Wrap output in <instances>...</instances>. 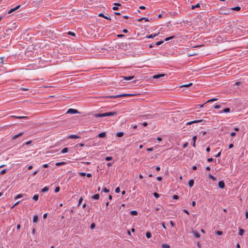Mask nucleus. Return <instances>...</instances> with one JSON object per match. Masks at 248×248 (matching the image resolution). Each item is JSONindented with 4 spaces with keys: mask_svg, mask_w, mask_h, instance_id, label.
Here are the masks:
<instances>
[{
    "mask_svg": "<svg viewBox=\"0 0 248 248\" xmlns=\"http://www.w3.org/2000/svg\"><path fill=\"white\" fill-rule=\"evenodd\" d=\"M116 112H106L104 113H98V114H95L94 117L96 118L98 117H106V116H113L115 114H116Z\"/></svg>",
    "mask_w": 248,
    "mask_h": 248,
    "instance_id": "nucleus-1",
    "label": "nucleus"
},
{
    "mask_svg": "<svg viewBox=\"0 0 248 248\" xmlns=\"http://www.w3.org/2000/svg\"><path fill=\"white\" fill-rule=\"evenodd\" d=\"M136 94H131V93H124L121 94H118L116 95H110L108 96V98H117L121 97H130V96H135Z\"/></svg>",
    "mask_w": 248,
    "mask_h": 248,
    "instance_id": "nucleus-2",
    "label": "nucleus"
},
{
    "mask_svg": "<svg viewBox=\"0 0 248 248\" xmlns=\"http://www.w3.org/2000/svg\"><path fill=\"white\" fill-rule=\"evenodd\" d=\"M67 113H70V114H77V113H80L78 110L73 109V108H69L68 109V110L66 112Z\"/></svg>",
    "mask_w": 248,
    "mask_h": 248,
    "instance_id": "nucleus-3",
    "label": "nucleus"
},
{
    "mask_svg": "<svg viewBox=\"0 0 248 248\" xmlns=\"http://www.w3.org/2000/svg\"><path fill=\"white\" fill-rule=\"evenodd\" d=\"M202 120H195V121H191V122H187V123L186 124V125H188L192 124H195V123H200V122H202Z\"/></svg>",
    "mask_w": 248,
    "mask_h": 248,
    "instance_id": "nucleus-4",
    "label": "nucleus"
},
{
    "mask_svg": "<svg viewBox=\"0 0 248 248\" xmlns=\"http://www.w3.org/2000/svg\"><path fill=\"white\" fill-rule=\"evenodd\" d=\"M20 7V5H18L16 6V7L10 9L8 11V13L11 14V13H13V12L15 11L16 10L18 9Z\"/></svg>",
    "mask_w": 248,
    "mask_h": 248,
    "instance_id": "nucleus-5",
    "label": "nucleus"
},
{
    "mask_svg": "<svg viewBox=\"0 0 248 248\" xmlns=\"http://www.w3.org/2000/svg\"><path fill=\"white\" fill-rule=\"evenodd\" d=\"M23 132H21L20 133H19L18 134H17V135H14L13 136H12V139L13 140H15L17 138L19 137L20 136L23 135Z\"/></svg>",
    "mask_w": 248,
    "mask_h": 248,
    "instance_id": "nucleus-6",
    "label": "nucleus"
},
{
    "mask_svg": "<svg viewBox=\"0 0 248 248\" xmlns=\"http://www.w3.org/2000/svg\"><path fill=\"white\" fill-rule=\"evenodd\" d=\"M165 74H158V75H154L153 76V78H155V79H157V78H159L161 77H163L164 76H165Z\"/></svg>",
    "mask_w": 248,
    "mask_h": 248,
    "instance_id": "nucleus-7",
    "label": "nucleus"
},
{
    "mask_svg": "<svg viewBox=\"0 0 248 248\" xmlns=\"http://www.w3.org/2000/svg\"><path fill=\"white\" fill-rule=\"evenodd\" d=\"M218 186L221 188H224L225 187V184L223 181H220L218 182Z\"/></svg>",
    "mask_w": 248,
    "mask_h": 248,
    "instance_id": "nucleus-8",
    "label": "nucleus"
},
{
    "mask_svg": "<svg viewBox=\"0 0 248 248\" xmlns=\"http://www.w3.org/2000/svg\"><path fill=\"white\" fill-rule=\"evenodd\" d=\"M122 78L124 80H131V79L134 78V76H129V77L123 76Z\"/></svg>",
    "mask_w": 248,
    "mask_h": 248,
    "instance_id": "nucleus-9",
    "label": "nucleus"
},
{
    "mask_svg": "<svg viewBox=\"0 0 248 248\" xmlns=\"http://www.w3.org/2000/svg\"><path fill=\"white\" fill-rule=\"evenodd\" d=\"M230 111V109L229 108H225V109H223L221 111H220L219 113H227V112H229Z\"/></svg>",
    "mask_w": 248,
    "mask_h": 248,
    "instance_id": "nucleus-10",
    "label": "nucleus"
},
{
    "mask_svg": "<svg viewBox=\"0 0 248 248\" xmlns=\"http://www.w3.org/2000/svg\"><path fill=\"white\" fill-rule=\"evenodd\" d=\"M193 235L196 238H199L200 237V234L196 231H194L192 232Z\"/></svg>",
    "mask_w": 248,
    "mask_h": 248,
    "instance_id": "nucleus-11",
    "label": "nucleus"
},
{
    "mask_svg": "<svg viewBox=\"0 0 248 248\" xmlns=\"http://www.w3.org/2000/svg\"><path fill=\"white\" fill-rule=\"evenodd\" d=\"M68 138L69 139H78L79 138V137L77 135H70Z\"/></svg>",
    "mask_w": 248,
    "mask_h": 248,
    "instance_id": "nucleus-12",
    "label": "nucleus"
},
{
    "mask_svg": "<svg viewBox=\"0 0 248 248\" xmlns=\"http://www.w3.org/2000/svg\"><path fill=\"white\" fill-rule=\"evenodd\" d=\"M92 199L93 200H98L99 198V195L98 194H96L92 196Z\"/></svg>",
    "mask_w": 248,
    "mask_h": 248,
    "instance_id": "nucleus-13",
    "label": "nucleus"
},
{
    "mask_svg": "<svg viewBox=\"0 0 248 248\" xmlns=\"http://www.w3.org/2000/svg\"><path fill=\"white\" fill-rule=\"evenodd\" d=\"M11 117H14V118H16V119H21L27 118V117H26V116H11Z\"/></svg>",
    "mask_w": 248,
    "mask_h": 248,
    "instance_id": "nucleus-14",
    "label": "nucleus"
},
{
    "mask_svg": "<svg viewBox=\"0 0 248 248\" xmlns=\"http://www.w3.org/2000/svg\"><path fill=\"white\" fill-rule=\"evenodd\" d=\"M194 181L193 180H190L189 182H188V185L190 187H192L194 185Z\"/></svg>",
    "mask_w": 248,
    "mask_h": 248,
    "instance_id": "nucleus-15",
    "label": "nucleus"
},
{
    "mask_svg": "<svg viewBox=\"0 0 248 248\" xmlns=\"http://www.w3.org/2000/svg\"><path fill=\"white\" fill-rule=\"evenodd\" d=\"M106 134L105 132H102L98 134V136L99 138H104L106 136Z\"/></svg>",
    "mask_w": 248,
    "mask_h": 248,
    "instance_id": "nucleus-16",
    "label": "nucleus"
},
{
    "mask_svg": "<svg viewBox=\"0 0 248 248\" xmlns=\"http://www.w3.org/2000/svg\"><path fill=\"white\" fill-rule=\"evenodd\" d=\"M196 140H197V136H194L192 138V140H193V146L195 147H196V145H195V142H196Z\"/></svg>",
    "mask_w": 248,
    "mask_h": 248,
    "instance_id": "nucleus-17",
    "label": "nucleus"
},
{
    "mask_svg": "<svg viewBox=\"0 0 248 248\" xmlns=\"http://www.w3.org/2000/svg\"><path fill=\"white\" fill-rule=\"evenodd\" d=\"M240 9H241V8L239 6H236V7L232 8V10L237 11H240Z\"/></svg>",
    "mask_w": 248,
    "mask_h": 248,
    "instance_id": "nucleus-18",
    "label": "nucleus"
},
{
    "mask_svg": "<svg viewBox=\"0 0 248 248\" xmlns=\"http://www.w3.org/2000/svg\"><path fill=\"white\" fill-rule=\"evenodd\" d=\"M38 216L37 215H35L33 217V222H36L38 221Z\"/></svg>",
    "mask_w": 248,
    "mask_h": 248,
    "instance_id": "nucleus-19",
    "label": "nucleus"
},
{
    "mask_svg": "<svg viewBox=\"0 0 248 248\" xmlns=\"http://www.w3.org/2000/svg\"><path fill=\"white\" fill-rule=\"evenodd\" d=\"M68 151V149L67 148H64L61 151V153L62 154H64V153H67Z\"/></svg>",
    "mask_w": 248,
    "mask_h": 248,
    "instance_id": "nucleus-20",
    "label": "nucleus"
},
{
    "mask_svg": "<svg viewBox=\"0 0 248 248\" xmlns=\"http://www.w3.org/2000/svg\"><path fill=\"white\" fill-rule=\"evenodd\" d=\"M130 214L133 216H136L138 215V212L136 211H131L130 212Z\"/></svg>",
    "mask_w": 248,
    "mask_h": 248,
    "instance_id": "nucleus-21",
    "label": "nucleus"
},
{
    "mask_svg": "<svg viewBox=\"0 0 248 248\" xmlns=\"http://www.w3.org/2000/svg\"><path fill=\"white\" fill-rule=\"evenodd\" d=\"M244 232V230L242 229H239V234L241 236L243 235Z\"/></svg>",
    "mask_w": 248,
    "mask_h": 248,
    "instance_id": "nucleus-22",
    "label": "nucleus"
},
{
    "mask_svg": "<svg viewBox=\"0 0 248 248\" xmlns=\"http://www.w3.org/2000/svg\"><path fill=\"white\" fill-rule=\"evenodd\" d=\"M200 7V4L199 3H197V4L195 5H192L191 9L192 10L196 8Z\"/></svg>",
    "mask_w": 248,
    "mask_h": 248,
    "instance_id": "nucleus-23",
    "label": "nucleus"
},
{
    "mask_svg": "<svg viewBox=\"0 0 248 248\" xmlns=\"http://www.w3.org/2000/svg\"><path fill=\"white\" fill-rule=\"evenodd\" d=\"M65 164L66 163L65 162H57L56 163V166H59Z\"/></svg>",
    "mask_w": 248,
    "mask_h": 248,
    "instance_id": "nucleus-24",
    "label": "nucleus"
},
{
    "mask_svg": "<svg viewBox=\"0 0 248 248\" xmlns=\"http://www.w3.org/2000/svg\"><path fill=\"white\" fill-rule=\"evenodd\" d=\"M49 188L47 186H45L42 189V192H46L48 190Z\"/></svg>",
    "mask_w": 248,
    "mask_h": 248,
    "instance_id": "nucleus-25",
    "label": "nucleus"
},
{
    "mask_svg": "<svg viewBox=\"0 0 248 248\" xmlns=\"http://www.w3.org/2000/svg\"><path fill=\"white\" fill-rule=\"evenodd\" d=\"M161 247L162 248H170V245L168 244H162Z\"/></svg>",
    "mask_w": 248,
    "mask_h": 248,
    "instance_id": "nucleus-26",
    "label": "nucleus"
},
{
    "mask_svg": "<svg viewBox=\"0 0 248 248\" xmlns=\"http://www.w3.org/2000/svg\"><path fill=\"white\" fill-rule=\"evenodd\" d=\"M217 98H212V99L208 100L205 103H208V102H214V101H217Z\"/></svg>",
    "mask_w": 248,
    "mask_h": 248,
    "instance_id": "nucleus-27",
    "label": "nucleus"
},
{
    "mask_svg": "<svg viewBox=\"0 0 248 248\" xmlns=\"http://www.w3.org/2000/svg\"><path fill=\"white\" fill-rule=\"evenodd\" d=\"M146 237H147V238H151V236H152V235H151V232H147L146 233Z\"/></svg>",
    "mask_w": 248,
    "mask_h": 248,
    "instance_id": "nucleus-28",
    "label": "nucleus"
},
{
    "mask_svg": "<svg viewBox=\"0 0 248 248\" xmlns=\"http://www.w3.org/2000/svg\"><path fill=\"white\" fill-rule=\"evenodd\" d=\"M124 135V133L120 132L117 134V136L118 137H122Z\"/></svg>",
    "mask_w": 248,
    "mask_h": 248,
    "instance_id": "nucleus-29",
    "label": "nucleus"
},
{
    "mask_svg": "<svg viewBox=\"0 0 248 248\" xmlns=\"http://www.w3.org/2000/svg\"><path fill=\"white\" fill-rule=\"evenodd\" d=\"M33 199L35 201H37L38 200V195L37 194L34 195L33 197Z\"/></svg>",
    "mask_w": 248,
    "mask_h": 248,
    "instance_id": "nucleus-30",
    "label": "nucleus"
},
{
    "mask_svg": "<svg viewBox=\"0 0 248 248\" xmlns=\"http://www.w3.org/2000/svg\"><path fill=\"white\" fill-rule=\"evenodd\" d=\"M23 196V195L21 194H18L15 198V199H19L22 198Z\"/></svg>",
    "mask_w": 248,
    "mask_h": 248,
    "instance_id": "nucleus-31",
    "label": "nucleus"
},
{
    "mask_svg": "<svg viewBox=\"0 0 248 248\" xmlns=\"http://www.w3.org/2000/svg\"><path fill=\"white\" fill-rule=\"evenodd\" d=\"M192 85V83H190L188 84L184 85L182 86L181 87H188L191 86Z\"/></svg>",
    "mask_w": 248,
    "mask_h": 248,
    "instance_id": "nucleus-32",
    "label": "nucleus"
},
{
    "mask_svg": "<svg viewBox=\"0 0 248 248\" xmlns=\"http://www.w3.org/2000/svg\"><path fill=\"white\" fill-rule=\"evenodd\" d=\"M106 160L107 161H109L112 159V157L111 156H107L105 158Z\"/></svg>",
    "mask_w": 248,
    "mask_h": 248,
    "instance_id": "nucleus-33",
    "label": "nucleus"
},
{
    "mask_svg": "<svg viewBox=\"0 0 248 248\" xmlns=\"http://www.w3.org/2000/svg\"><path fill=\"white\" fill-rule=\"evenodd\" d=\"M60 187H59V186H57V187H56L55 188V192L56 193H57V192H59V191H60Z\"/></svg>",
    "mask_w": 248,
    "mask_h": 248,
    "instance_id": "nucleus-34",
    "label": "nucleus"
},
{
    "mask_svg": "<svg viewBox=\"0 0 248 248\" xmlns=\"http://www.w3.org/2000/svg\"><path fill=\"white\" fill-rule=\"evenodd\" d=\"M209 177L212 179L213 181H216L217 179L216 177H215L214 176L212 175H209Z\"/></svg>",
    "mask_w": 248,
    "mask_h": 248,
    "instance_id": "nucleus-35",
    "label": "nucleus"
},
{
    "mask_svg": "<svg viewBox=\"0 0 248 248\" xmlns=\"http://www.w3.org/2000/svg\"><path fill=\"white\" fill-rule=\"evenodd\" d=\"M174 36H171V37H167V38H166L165 39V41H169V40H170V39H171L173 38H174Z\"/></svg>",
    "mask_w": 248,
    "mask_h": 248,
    "instance_id": "nucleus-36",
    "label": "nucleus"
},
{
    "mask_svg": "<svg viewBox=\"0 0 248 248\" xmlns=\"http://www.w3.org/2000/svg\"><path fill=\"white\" fill-rule=\"evenodd\" d=\"M164 42L163 41H158L156 43V46H159L161 44H162Z\"/></svg>",
    "mask_w": 248,
    "mask_h": 248,
    "instance_id": "nucleus-37",
    "label": "nucleus"
},
{
    "mask_svg": "<svg viewBox=\"0 0 248 248\" xmlns=\"http://www.w3.org/2000/svg\"><path fill=\"white\" fill-rule=\"evenodd\" d=\"M31 142H32V141H31V140L28 141H27L26 142H25V143H24V144L22 145V146H23L24 144H26V145H29V144H30Z\"/></svg>",
    "mask_w": 248,
    "mask_h": 248,
    "instance_id": "nucleus-38",
    "label": "nucleus"
},
{
    "mask_svg": "<svg viewBox=\"0 0 248 248\" xmlns=\"http://www.w3.org/2000/svg\"><path fill=\"white\" fill-rule=\"evenodd\" d=\"M216 233H217V234L218 235H221L222 234L223 232L221 231H217L216 232Z\"/></svg>",
    "mask_w": 248,
    "mask_h": 248,
    "instance_id": "nucleus-39",
    "label": "nucleus"
},
{
    "mask_svg": "<svg viewBox=\"0 0 248 248\" xmlns=\"http://www.w3.org/2000/svg\"><path fill=\"white\" fill-rule=\"evenodd\" d=\"M82 201H83L82 197H80L79 198V201H78V205H79L81 204V203L82 202Z\"/></svg>",
    "mask_w": 248,
    "mask_h": 248,
    "instance_id": "nucleus-40",
    "label": "nucleus"
},
{
    "mask_svg": "<svg viewBox=\"0 0 248 248\" xmlns=\"http://www.w3.org/2000/svg\"><path fill=\"white\" fill-rule=\"evenodd\" d=\"M103 191L105 193H108L109 190L105 187L103 189Z\"/></svg>",
    "mask_w": 248,
    "mask_h": 248,
    "instance_id": "nucleus-41",
    "label": "nucleus"
},
{
    "mask_svg": "<svg viewBox=\"0 0 248 248\" xmlns=\"http://www.w3.org/2000/svg\"><path fill=\"white\" fill-rule=\"evenodd\" d=\"M154 196L155 198H158V197H159V195L158 193H157L156 192H155V193H154Z\"/></svg>",
    "mask_w": 248,
    "mask_h": 248,
    "instance_id": "nucleus-42",
    "label": "nucleus"
},
{
    "mask_svg": "<svg viewBox=\"0 0 248 248\" xmlns=\"http://www.w3.org/2000/svg\"><path fill=\"white\" fill-rule=\"evenodd\" d=\"M221 108V106L219 105H217L214 106V108L216 109H219Z\"/></svg>",
    "mask_w": 248,
    "mask_h": 248,
    "instance_id": "nucleus-43",
    "label": "nucleus"
},
{
    "mask_svg": "<svg viewBox=\"0 0 248 248\" xmlns=\"http://www.w3.org/2000/svg\"><path fill=\"white\" fill-rule=\"evenodd\" d=\"M6 172V169H4V170H2L1 172H0V174H4V173H5Z\"/></svg>",
    "mask_w": 248,
    "mask_h": 248,
    "instance_id": "nucleus-44",
    "label": "nucleus"
},
{
    "mask_svg": "<svg viewBox=\"0 0 248 248\" xmlns=\"http://www.w3.org/2000/svg\"><path fill=\"white\" fill-rule=\"evenodd\" d=\"M68 34H69V35H72L73 36H75V33L73 32L69 31V32H68Z\"/></svg>",
    "mask_w": 248,
    "mask_h": 248,
    "instance_id": "nucleus-45",
    "label": "nucleus"
},
{
    "mask_svg": "<svg viewBox=\"0 0 248 248\" xmlns=\"http://www.w3.org/2000/svg\"><path fill=\"white\" fill-rule=\"evenodd\" d=\"M115 192L116 193H119L120 192V189L119 187H117L115 189Z\"/></svg>",
    "mask_w": 248,
    "mask_h": 248,
    "instance_id": "nucleus-46",
    "label": "nucleus"
},
{
    "mask_svg": "<svg viewBox=\"0 0 248 248\" xmlns=\"http://www.w3.org/2000/svg\"><path fill=\"white\" fill-rule=\"evenodd\" d=\"M95 224H94V223H93L91 224V228L92 229H93V228L95 227Z\"/></svg>",
    "mask_w": 248,
    "mask_h": 248,
    "instance_id": "nucleus-47",
    "label": "nucleus"
},
{
    "mask_svg": "<svg viewBox=\"0 0 248 248\" xmlns=\"http://www.w3.org/2000/svg\"><path fill=\"white\" fill-rule=\"evenodd\" d=\"M179 198V197L178 196L176 195H175L173 196V199H175V200H177Z\"/></svg>",
    "mask_w": 248,
    "mask_h": 248,
    "instance_id": "nucleus-48",
    "label": "nucleus"
},
{
    "mask_svg": "<svg viewBox=\"0 0 248 248\" xmlns=\"http://www.w3.org/2000/svg\"><path fill=\"white\" fill-rule=\"evenodd\" d=\"M147 151H153L154 150L153 148H148L146 149Z\"/></svg>",
    "mask_w": 248,
    "mask_h": 248,
    "instance_id": "nucleus-49",
    "label": "nucleus"
},
{
    "mask_svg": "<svg viewBox=\"0 0 248 248\" xmlns=\"http://www.w3.org/2000/svg\"><path fill=\"white\" fill-rule=\"evenodd\" d=\"M19 201H18L16 203H15L13 206L12 207V208H14L15 206H16L17 205H18V204L19 203Z\"/></svg>",
    "mask_w": 248,
    "mask_h": 248,
    "instance_id": "nucleus-50",
    "label": "nucleus"
},
{
    "mask_svg": "<svg viewBox=\"0 0 248 248\" xmlns=\"http://www.w3.org/2000/svg\"><path fill=\"white\" fill-rule=\"evenodd\" d=\"M170 222L172 227H174L175 226V224L172 221L170 220Z\"/></svg>",
    "mask_w": 248,
    "mask_h": 248,
    "instance_id": "nucleus-51",
    "label": "nucleus"
},
{
    "mask_svg": "<svg viewBox=\"0 0 248 248\" xmlns=\"http://www.w3.org/2000/svg\"><path fill=\"white\" fill-rule=\"evenodd\" d=\"M79 175L81 176H85L86 175V173L85 172H80L79 173Z\"/></svg>",
    "mask_w": 248,
    "mask_h": 248,
    "instance_id": "nucleus-52",
    "label": "nucleus"
},
{
    "mask_svg": "<svg viewBox=\"0 0 248 248\" xmlns=\"http://www.w3.org/2000/svg\"><path fill=\"white\" fill-rule=\"evenodd\" d=\"M98 16H99L103 17H104V18H105V16H104V14H102V13H100V14L98 15Z\"/></svg>",
    "mask_w": 248,
    "mask_h": 248,
    "instance_id": "nucleus-53",
    "label": "nucleus"
},
{
    "mask_svg": "<svg viewBox=\"0 0 248 248\" xmlns=\"http://www.w3.org/2000/svg\"><path fill=\"white\" fill-rule=\"evenodd\" d=\"M112 9L115 11L117 10L118 9V7L117 6H114L112 8Z\"/></svg>",
    "mask_w": 248,
    "mask_h": 248,
    "instance_id": "nucleus-54",
    "label": "nucleus"
},
{
    "mask_svg": "<svg viewBox=\"0 0 248 248\" xmlns=\"http://www.w3.org/2000/svg\"><path fill=\"white\" fill-rule=\"evenodd\" d=\"M124 34H118L117 37L119 38H121L124 37Z\"/></svg>",
    "mask_w": 248,
    "mask_h": 248,
    "instance_id": "nucleus-55",
    "label": "nucleus"
},
{
    "mask_svg": "<svg viewBox=\"0 0 248 248\" xmlns=\"http://www.w3.org/2000/svg\"><path fill=\"white\" fill-rule=\"evenodd\" d=\"M105 18L108 19V20H111V17L110 16H105Z\"/></svg>",
    "mask_w": 248,
    "mask_h": 248,
    "instance_id": "nucleus-56",
    "label": "nucleus"
},
{
    "mask_svg": "<svg viewBox=\"0 0 248 248\" xmlns=\"http://www.w3.org/2000/svg\"><path fill=\"white\" fill-rule=\"evenodd\" d=\"M147 38H153L154 36L153 34H151L150 35H149L147 37Z\"/></svg>",
    "mask_w": 248,
    "mask_h": 248,
    "instance_id": "nucleus-57",
    "label": "nucleus"
},
{
    "mask_svg": "<svg viewBox=\"0 0 248 248\" xmlns=\"http://www.w3.org/2000/svg\"><path fill=\"white\" fill-rule=\"evenodd\" d=\"M231 135L232 136V137H234L236 135V133L235 132H232L231 133Z\"/></svg>",
    "mask_w": 248,
    "mask_h": 248,
    "instance_id": "nucleus-58",
    "label": "nucleus"
},
{
    "mask_svg": "<svg viewBox=\"0 0 248 248\" xmlns=\"http://www.w3.org/2000/svg\"><path fill=\"white\" fill-rule=\"evenodd\" d=\"M188 145V143L186 142L185 143L184 145H183V148H186L187 146Z\"/></svg>",
    "mask_w": 248,
    "mask_h": 248,
    "instance_id": "nucleus-59",
    "label": "nucleus"
},
{
    "mask_svg": "<svg viewBox=\"0 0 248 248\" xmlns=\"http://www.w3.org/2000/svg\"><path fill=\"white\" fill-rule=\"evenodd\" d=\"M221 155V152H219L217 155H216V157H219Z\"/></svg>",
    "mask_w": 248,
    "mask_h": 248,
    "instance_id": "nucleus-60",
    "label": "nucleus"
},
{
    "mask_svg": "<svg viewBox=\"0 0 248 248\" xmlns=\"http://www.w3.org/2000/svg\"><path fill=\"white\" fill-rule=\"evenodd\" d=\"M142 125L144 126H146L148 125V124H147V123L144 122V123H142Z\"/></svg>",
    "mask_w": 248,
    "mask_h": 248,
    "instance_id": "nucleus-61",
    "label": "nucleus"
},
{
    "mask_svg": "<svg viewBox=\"0 0 248 248\" xmlns=\"http://www.w3.org/2000/svg\"><path fill=\"white\" fill-rule=\"evenodd\" d=\"M43 167L45 168H47L48 167V165L47 164H45L43 165Z\"/></svg>",
    "mask_w": 248,
    "mask_h": 248,
    "instance_id": "nucleus-62",
    "label": "nucleus"
},
{
    "mask_svg": "<svg viewBox=\"0 0 248 248\" xmlns=\"http://www.w3.org/2000/svg\"><path fill=\"white\" fill-rule=\"evenodd\" d=\"M213 160V158H208V159H207V161H208V162H211V161H212Z\"/></svg>",
    "mask_w": 248,
    "mask_h": 248,
    "instance_id": "nucleus-63",
    "label": "nucleus"
},
{
    "mask_svg": "<svg viewBox=\"0 0 248 248\" xmlns=\"http://www.w3.org/2000/svg\"><path fill=\"white\" fill-rule=\"evenodd\" d=\"M155 169L157 171H159L160 170V168L159 166H157L156 167Z\"/></svg>",
    "mask_w": 248,
    "mask_h": 248,
    "instance_id": "nucleus-64",
    "label": "nucleus"
}]
</instances>
